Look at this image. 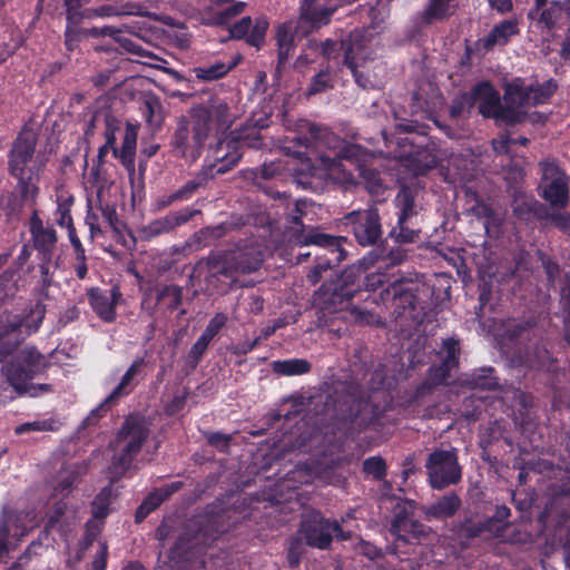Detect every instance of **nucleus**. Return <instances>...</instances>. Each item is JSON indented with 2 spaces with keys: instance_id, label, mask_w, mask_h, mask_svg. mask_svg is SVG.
Instances as JSON below:
<instances>
[{
  "instance_id": "1",
  "label": "nucleus",
  "mask_w": 570,
  "mask_h": 570,
  "mask_svg": "<svg viewBox=\"0 0 570 570\" xmlns=\"http://www.w3.org/2000/svg\"><path fill=\"white\" fill-rule=\"evenodd\" d=\"M232 124L230 107L223 98L210 97L207 104L191 106L186 115L177 118L170 135L173 156L190 164L197 161L209 138L214 136L218 142Z\"/></svg>"
},
{
  "instance_id": "2",
  "label": "nucleus",
  "mask_w": 570,
  "mask_h": 570,
  "mask_svg": "<svg viewBox=\"0 0 570 570\" xmlns=\"http://www.w3.org/2000/svg\"><path fill=\"white\" fill-rule=\"evenodd\" d=\"M303 139L306 147L315 149L317 155L313 159L298 154V163L289 169L296 184L312 191L322 190L331 173L338 169L342 160L356 159L361 149L360 146L341 139L327 127L316 124L307 125V135Z\"/></svg>"
},
{
  "instance_id": "3",
  "label": "nucleus",
  "mask_w": 570,
  "mask_h": 570,
  "mask_svg": "<svg viewBox=\"0 0 570 570\" xmlns=\"http://www.w3.org/2000/svg\"><path fill=\"white\" fill-rule=\"evenodd\" d=\"M37 135L32 130H22L13 140L8 153V173L16 179L14 190L0 194V218H18L23 206H35L40 193V178L46 164L35 156Z\"/></svg>"
},
{
  "instance_id": "4",
  "label": "nucleus",
  "mask_w": 570,
  "mask_h": 570,
  "mask_svg": "<svg viewBox=\"0 0 570 570\" xmlns=\"http://www.w3.org/2000/svg\"><path fill=\"white\" fill-rule=\"evenodd\" d=\"M150 435V422L141 415L127 416L117 433V441L124 443L118 453H115L109 468L112 474L110 484L104 487L91 501V514L102 520L109 515L114 497L112 484L134 466L137 455Z\"/></svg>"
},
{
  "instance_id": "5",
  "label": "nucleus",
  "mask_w": 570,
  "mask_h": 570,
  "mask_svg": "<svg viewBox=\"0 0 570 570\" xmlns=\"http://www.w3.org/2000/svg\"><path fill=\"white\" fill-rule=\"evenodd\" d=\"M394 205L397 209V220L389 232V238L399 245L397 248H391L383 255L386 265H400L407 258V250L403 245L415 244L420 242L422 229L417 223L419 212L415 203V191L406 186L400 188L394 198Z\"/></svg>"
},
{
  "instance_id": "6",
  "label": "nucleus",
  "mask_w": 570,
  "mask_h": 570,
  "mask_svg": "<svg viewBox=\"0 0 570 570\" xmlns=\"http://www.w3.org/2000/svg\"><path fill=\"white\" fill-rule=\"evenodd\" d=\"M550 490L549 500L538 518L540 533L552 550L562 548L570 563V529L567 527L570 519V485L562 484L558 490Z\"/></svg>"
},
{
  "instance_id": "7",
  "label": "nucleus",
  "mask_w": 570,
  "mask_h": 570,
  "mask_svg": "<svg viewBox=\"0 0 570 570\" xmlns=\"http://www.w3.org/2000/svg\"><path fill=\"white\" fill-rule=\"evenodd\" d=\"M48 366V361L35 346H26L17 351L1 371L8 383L18 392H28L31 396L52 391L49 384L30 385L29 382L41 374Z\"/></svg>"
},
{
  "instance_id": "8",
  "label": "nucleus",
  "mask_w": 570,
  "mask_h": 570,
  "mask_svg": "<svg viewBox=\"0 0 570 570\" xmlns=\"http://www.w3.org/2000/svg\"><path fill=\"white\" fill-rule=\"evenodd\" d=\"M345 240L342 236H334L320 232L317 228H312L308 233H301L296 237V243L304 246H314L315 265L307 273L306 278L312 284H317L323 274L337 266L345 256L342 248V242Z\"/></svg>"
},
{
  "instance_id": "9",
  "label": "nucleus",
  "mask_w": 570,
  "mask_h": 570,
  "mask_svg": "<svg viewBox=\"0 0 570 570\" xmlns=\"http://www.w3.org/2000/svg\"><path fill=\"white\" fill-rule=\"evenodd\" d=\"M239 160L240 155L237 153L232 155H218V153H216V160L214 159L213 163L205 165L193 179L186 181L181 187L171 194L158 199L157 208L164 209L175 203L190 199L200 187H204L217 175L225 174L233 169Z\"/></svg>"
},
{
  "instance_id": "10",
  "label": "nucleus",
  "mask_w": 570,
  "mask_h": 570,
  "mask_svg": "<svg viewBox=\"0 0 570 570\" xmlns=\"http://www.w3.org/2000/svg\"><path fill=\"white\" fill-rule=\"evenodd\" d=\"M371 36L366 29L356 28L352 30L345 38L341 40L343 49V65L347 67L357 83L363 89L371 86L367 75L358 70V68L368 59H371L372 50L370 49Z\"/></svg>"
},
{
  "instance_id": "11",
  "label": "nucleus",
  "mask_w": 570,
  "mask_h": 570,
  "mask_svg": "<svg viewBox=\"0 0 570 570\" xmlns=\"http://www.w3.org/2000/svg\"><path fill=\"white\" fill-rule=\"evenodd\" d=\"M417 286L412 282L395 281L381 292L383 301L391 299L395 318H406L421 323L423 321L422 307L416 295Z\"/></svg>"
},
{
  "instance_id": "12",
  "label": "nucleus",
  "mask_w": 570,
  "mask_h": 570,
  "mask_svg": "<svg viewBox=\"0 0 570 570\" xmlns=\"http://www.w3.org/2000/svg\"><path fill=\"white\" fill-rule=\"evenodd\" d=\"M430 485L442 490L456 484L462 478V470L454 449L433 451L425 463Z\"/></svg>"
},
{
  "instance_id": "13",
  "label": "nucleus",
  "mask_w": 570,
  "mask_h": 570,
  "mask_svg": "<svg viewBox=\"0 0 570 570\" xmlns=\"http://www.w3.org/2000/svg\"><path fill=\"white\" fill-rule=\"evenodd\" d=\"M341 7L335 0H302L298 7L296 28L305 38L331 23L334 13Z\"/></svg>"
},
{
  "instance_id": "14",
  "label": "nucleus",
  "mask_w": 570,
  "mask_h": 570,
  "mask_svg": "<svg viewBox=\"0 0 570 570\" xmlns=\"http://www.w3.org/2000/svg\"><path fill=\"white\" fill-rule=\"evenodd\" d=\"M46 315V305L38 301L29 309L22 321H16L8 325H0V361L12 355L20 343L21 328L28 333L37 332Z\"/></svg>"
},
{
  "instance_id": "15",
  "label": "nucleus",
  "mask_w": 570,
  "mask_h": 570,
  "mask_svg": "<svg viewBox=\"0 0 570 570\" xmlns=\"http://www.w3.org/2000/svg\"><path fill=\"white\" fill-rule=\"evenodd\" d=\"M267 127L268 122L266 118L257 120L250 119L242 128L229 131L224 139H220L216 144L214 149V159L216 160V153H218V155H232L237 153L242 156L239 149L244 147L254 149L261 148L263 145L261 130Z\"/></svg>"
},
{
  "instance_id": "16",
  "label": "nucleus",
  "mask_w": 570,
  "mask_h": 570,
  "mask_svg": "<svg viewBox=\"0 0 570 570\" xmlns=\"http://www.w3.org/2000/svg\"><path fill=\"white\" fill-rule=\"evenodd\" d=\"M343 219L361 246H372L382 237L381 216L376 207L353 210Z\"/></svg>"
},
{
  "instance_id": "17",
  "label": "nucleus",
  "mask_w": 570,
  "mask_h": 570,
  "mask_svg": "<svg viewBox=\"0 0 570 570\" xmlns=\"http://www.w3.org/2000/svg\"><path fill=\"white\" fill-rule=\"evenodd\" d=\"M383 414L384 411L367 399L363 396L354 399L343 417L346 436L354 440L368 428L379 425Z\"/></svg>"
},
{
  "instance_id": "18",
  "label": "nucleus",
  "mask_w": 570,
  "mask_h": 570,
  "mask_svg": "<svg viewBox=\"0 0 570 570\" xmlns=\"http://www.w3.org/2000/svg\"><path fill=\"white\" fill-rule=\"evenodd\" d=\"M301 531L307 546L322 550L330 548L333 535L343 540L347 539L336 520L324 519L317 512L309 514L302 521Z\"/></svg>"
},
{
  "instance_id": "19",
  "label": "nucleus",
  "mask_w": 570,
  "mask_h": 570,
  "mask_svg": "<svg viewBox=\"0 0 570 570\" xmlns=\"http://www.w3.org/2000/svg\"><path fill=\"white\" fill-rule=\"evenodd\" d=\"M460 342L455 337L443 340L441 350L436 353L439 363H433L426 371V377L438 386L450 385L452 372L459 368Z\"/></svg>"
},
{
  "instance_id": "20",
  "label": "nucleus",
  "mask_w": 570,
  "mask_h": 570,
  "mask_svg": "<svg viewBox=\"0 0 570 570\" xmlns=\"http://www.w3.org/2000/svg\"><path fill=\"white\" fill-rule=\"evenodd\" d=\"M522 364L530 370L547 374L549 383L554 390L561 383V377L566 375V371L559 365L558 358L542 345L535 344L531 350H528L522 358Z\"/></svg>"
},
{
  "instance_id": "21",
  "label": "nucleus",
  "mask_w": 570,
  "mask_h": 570,
  "mask_svg": "<svg viewBox=\"0 0 570 570\" xmlns=\"http://www.w3.org/2000/svg\"><path fill=\"white\" fill-rule=\"evenodd\" d=\"M149 293L155 298V304L147 307L150 317H155L157 312L164 316L169 315L183 303L184 288L176 284H156Z\"/></svg>"
},
{
  "instance_id": "22",
  "label": "nucleus",
  "mask_w": 570,
  "mask_h": 570,
  "mask_svg": "<svg viewBox=\"0 0 570 570\" xmlns=\"http://www.w3.org/2000/svg\"><path fill=\"white\" fill-rule=\"evenodd\" d=\"M89 304L97 316L105 323H112L116 321V307L121 298L119 287L115 286L110 292L104 291L99 287H91L87 292Z\"/></svg>"
},
{
  "instance_id": "23",
  "label": "nucleus",
  "mask_w": 570,
  "mask_h": 570,
  "mask_svg": "<svg viewBox=\"0 0 570 570\" xmlns=\"http://www.w3.org/2000/svg\"><path fill=\"white\" fill-rule=\"evenodd\" d=\"M200 210L191 209L188 207L181 208L176 212H170L164 217L151 220L144 227L145 237L150 239L164 234L175 232L178 227L187 224L194 216L199 214Z\"/></svg>"
},
{
  "instance_id": "24",
  "label": "nucleus",
  "mask_w": 570,
  "mask_h": 570,
  "mask_svg": "<svg viewBox=\"0 0 570 570\" xmlns=\"http://www.w3.org/2000/svg\"><path fill=\"white\" fill-rule=\"evenodd\" d=\"M296 37H301V31L296 28L295 20H286L279 23L275 29V40L277 46V70H282L296 49Z\"/></svg>"
},
{
  "instance_id": "25",
  "label": "nucleus",
  "mask_w": 570,
  "mask_h": 570,
  "mask_svg": "<svg viewBox=\"0 0 570 570\" xmlns=\"http://www.w3.org/2000/svg\"><path fill=\"white\" fill-rule=\"evenodd\" d=\"M417 140L405 139L410 145L407 153L409 160L420 171H425L438 166L439 158L436 155L434 144H431L430 137L426 135H419Z\"/></svg>"
},
{
  "instance_id": "26",
  "label": "nucleus",
  "mask_w": 570,
  "mask_h": 570,
  "mask_svg": "<svg viewBox=\"0 0 570 570\" xmlns=\"http://www.w3.org/2000/svg\"><path fill=\"white\" fill-rule=\"evenodd\" d=\"M325 282L350 304L351 299L362 292L361 267L348 266Z\"/></svg>"
},
{
  "instance_id": "27",
  "label": "nucleus",
  "mask_w": 570,
  "mask_h": 570,
  "mask_svg": "<svg viewBox=\"0 0 570 570\" xmlns=\"http://www.w3.org/2000/svg\"><path fill=\"white\" fill-rule=\"evenodd\" d=\"M331 286L332 285L324 282L313 295V306L317 309L320 320H324L327 314H334L350 305L343 296Z\"/></svg>"
},
{
  "instance_id": "28",
  "label": "nucleus",
  "mask_w": 570,
  "mask_h": 570,
  "mask_svg": "<svg viewBox=\"0 0 570 570\" xmlns=\"http://www.w3.org/2000/svg\"><path fill=\"white\" fill-rule=\"evenodd\" d=\"M474 105L479 102V112L483 118L492 119L501 105L500 94L494 86L483 80L472 87Z\"/></svg>"
},
{
  "instance_id": "29",
  "label": "nucleus",
  "mask_w": 570,
  "mask_h": 570,
  "mask_svg": "<svg viewBox=\"0 0 570 570\" xmlns=\"http://www.w3.org/2000/svg\"><path fill=\"white\" fill-rule=\"evenodd\" d=\"M120 33L115 27L105 26L102 28L92 27H71L66 26L65 30V46L68 51H73L78 48L79 43L88 37L100 38V37H110L114 39H118L117 36Z\"/></svg>"
},
{
  "instance_id": "30",
  "label": "nucleus",
  "mask_w": 570,
  "mask_h": 570,
  "mask_svg": "<svg viewBox=\"0 0 570 570\" xmlns=\"http://www.w3.org/2000/svg\"><path fill=\"white\" fill-rule=\"evenodd\" d=\"M146 365L147 361L145 356L136 357L120 379L118 385L107 396V402H115L122 396L129 395L137 385V383H134V380L137 377H140L141 380L145 379L146 373L144 372V368Z\"/></svg>"
},
{
  "instance_id": "31",
  "label": "nucleus",
  "mask_w": 570,
  "mask_h": 570,
  "mask_svg": "<svg viewBox=\"0 0 570 570\" xmlns=\"http://www.w3.org/2000/svg\"><path fill=\"white\" fill-rule=\"evenodd\" d=\"M462 505V500L455 491H450L428 505L424 514L428 520H446L455 515Z\"/></svg>"
},
{
  "instance_id": "32",
  "label": "nucleus",
  "mask_w": 570,
  "mask_h": 570,
  "mask_svg": "<svg viewBox=\"0 0 570 570\" xmlns=\"http://www.w3.org/2000/svg\"><path fill=\"white\" fill-rule=\"evenodd\" d=\"M102 124L104 127H105V130H104V136H105V139H106V144H108V146H112V147H116V132L120 129V120L118 118H116L111 111L109 110H99V111H96L86 130H85V136L86 137H90L95 134V129L97 128V126L99 124Z\"/></svg>"
},
{
  "instance_id": "33",
  "label": "nucleus",
  "mask_w": 570,
  "mask_h": 570,
  "mask_svg": "<svg viewBox=\"0 0 570 570\" xmlns=\"http://www.w3.org/2000/svg\"><path fill=\"white\" fill-rule=\"evenodd\" d=\"M195 273L198 277L204 276L207 287L213 288H218L217 283L220 282L222 277H232V273L225 262L217 257H208L206 261H200L195 267Z\"/></svg>"
},
{
  "instance_id": "34",
  "label": "nucleus",
  "mask_w": 570,
  "mask_h": 570,
  "mask_svg": "<svg viewBox=\"0 0 570 570\" xmlns=\"http://www.w3.org/2000/svg\"><path fill=\"white\" fill-rule=\"evenodd\" d=\"M234 267L242 274H249L259 269L264 254L259 245H248L239 248L234 255Z\"/></svg>"
},
{
  "instance_id": "35",
  "label": "nucleus",
  "mask_w": 570,
  "mask_h": 570,
  "mask_svg": "<svg viewBox=\"0 0 570 570\" xmlns=\"http://www.w3.org/2000/svg\"><path fill=\"white\" fill-rule=\"evenodd\" d=\"M519 32L517 20H503L495 24L480 42L485 51H490L498 45L505 46L510 41V38Z\"/></svg>"
},
{
  "instance_id": "36",
  "label": "nucleus",
  "mask_w": 570,
  "mask_h": 570,
  "mask_svg": "<svg viewBox=\"0 0 570 570\" xmlns=\"http://www.w3.org/2000/svg\"><path fill=\"white\" fill-rule=\"evenodd\" d=\"M137 129L127 124L125 136L122 139L121 148H114V157L119 159L121 165L129 173L135 171V156H136V147H137Z\"/></svg>"
},
{
  "instance_id": "37",
  "label": "nucleus",
  "mask_w": 570,
  "mask_h": 570,
  "mask_svg": "<svg viewBox=\"0 0 570 570\" xmlns=\"http://www.w3.org/2000/svg\"><path fill=\"white\" fill-rule=\"evenodd\" d=\"M511 510L507 505H497L494 513L490 517L480 520L484 533L492 538H502L510 527L509 518Z\"/></svg>"
},
{
  "instance_id": "38",
  "label": "nucleus",
  "mask_w": 570,
  "mask_h": 570,
  "mask_svg": "<svg viewBox=\"0 0 570 570\" xmlns=\"http://www.w3.org/2000/svg\"><path fill=\"white\" fill-rule=\"evenodd\" d=\"M473 212L479 219H483L484 229L489 236H497L501 233L503 216L501 213L495 210L492 205L478 199L473 207Z\"/></svg>"
},
{
  "instance_id": "39",
  "label": "nucleus",
  "mask_w": 570,
  "mask_h": 570,
  "mask_svg": "<svg viewBox=\"0 0 570 570\" xmlns=\"http://www.w3.org/2000/svg\"><path fill=\"white\" fill-rule=\"evenodd\" d=\"M547 209L543 204L534 197H519L513 203V215L523 222H530L533 218H543Z\"/></svg>"
},
{
  "instance_id": "40",
  "label": "nucleus",
  "mask_w": 570,
  "mask_h": 570,
  "mask_svg": "<svg viewBox=\"0 0 570 570\" xmlns=\"http://www.w3.org/2000/svg\"><path fill=\"white\" fill-rule=\"evenodd\" d=\"M145 121L154 129H160L165 120V110L156 95L147 96L140 107Z\"/></svg>"
},
{
  "instance_id": "41",
  "label": "nucleus",
  "mask_w": 570,
  "mask_h": 570,
  "mask_svg": "<svg viewBox=\"0 0 570 570\" xmlns=\"http://www.w3.org/2000/svg\"><path fill=\"white\" fill-rule=\"evenodd\" d=\"M272 371L282 376H297L311 372L312 364L305 358L277 360L271 363Z\"/></svg>"
},
{
  "instance_id": "42",
  "label": "nucleus",
  "mask_w": 570,
  "mask_h": 570,
  "mask_svg": "<svg viewBox=\"0 0 570 570\" xmlns=\"http://www.w3.org/2000/svg\"><path fill=\"white\" fill-rule=\"evenodd\" d=\"M542 198L551 206L563 208L569 202V187L567 180H556L548 183L542 190Z\"/></svg>"
},
{
  "instance_id": "43",
  "label": "nucleus",
  "mask_w": 570,
  "mask_h": 570,
  "mask_svg": "<svg viewBox=\"0 0 570 570\" xmlns=\"http://www.w3.org/2000/svg\"><path fill=\"white\" fill-rule=\"evenodd\" d=\"M393 533L399 542L415 544L430 534V528L415 519H411L403 528Z\"/></svg>"
},
{
  "instance_id": "44",
  "label": "nucleus",
  "mask_w": 570,
  "mask_h": 570,
  "mask_svg": "<svg viewBox=\"0 0 570 570\" xmlns=\"http://www.w3.org/2000/svg\"><path fill=\"white\" fill-rule=\"evenodd\" d=\"M493 367H483L470 374L464 383L471 389L482 391H493L499 386L498 379L494 376Z\"/></svg>"
},
{
  "instance_id": "45",
  "label": "nucleus",
  "mask_w": 570,
  "mask_h": 570,
  "mask_svg": "<svg viewBox=\"0 0 570 570\" xmlns=\"http://www.w3.org/2000/svg\"><path fill=\"white\" fill-rule=\"evenodd\" d=\"M415 501L399 498L395 500V504L393 507V520L391 523V531L397 532L405 523H407L411 519H413L414 510H415Z\"/></svg>"
},
{
  "instance_id": "46",
  "label": "nucleus",
  "mask_w": 570,
  "mask_h": 570,
  "mask_svg": "<svg viewBox=\"0 0 570 570\" xmlns=\"http://www.w3.org/2000/svg\"><path fill=\"white\" fill-rule=\"evenodd\" d=\"M455 533L465 547L475 538L485 535L480 520L469 517L455 524Z\"/></svg>"
},
{
  "instance_id": "47",
  "label": "nucleus",
  "mask_w": 570,
  "mask_h": 570,
  "mask_svg": "<svg viewBox=\"0 0 570 570\" xmlns=\"http://www.w3.org/2000/svg\"><path fill=\"white\" fill-rule=\"evenodd\" d=\"M33 247L37 249L38 255H55L57 244V233L52 227L40 229L31 234Z\"/></svg>"
},
{
  "instance_id": "48",
  "label": "nucleus",
  "mask_w": 570,
  "mask_h": 570,
  "mask_svg": "<svg viewBox=\"0 0 570 570\" xmlns=\"http://www.w3.org/2000/svg\"><path fill=\"white\" fill-rule=\"evenodd\" d=\"M562 16V4L559 1H551L549 6L543 7L537 18V24L541 29L552 30Z\"/></svg>"
},
{
  "instance_id": "49",
  "label": "nucleus",
  "mask_w": 570,
  "mask_h": 570,
  "mask_svg": "<svg viewBox=\"0 0 570 570\" xmlns=\"http://www.w3.org/2000/svg\"><path fill=\"white\" fill-rule=\"evenodd\" d=\"M537 328V321L534 317L527 320L513 321L507 327V335L511 341L529 340L534 334Z\"/></svg>"
},
{
  "instance_id": "50",
  "label": "nucleus",
  "mask_w": 570,
  "mask_h": 570,
  "mask_svg": "<svg viewBox=\"0 0 570 570\" xmlns=\"http://www.w3.org/2000/svg\"><path fill=\"white\" fill-rule=\"evenodd\" d=\"M527 114L512 105H500L495 116L492 119L497 125L515 126L525 120Z\"/></svg>"
},
{
  "instance_id": "51",
  "label": "nucleus",
  "mask_w": 570,
  "mask_h": 570,
  "mask_svg": "<svg viewBox=\"0 0 570 570\" xmlns=\"http://www.w3.org/2000/svg\"><path fill=\"white\" fill-rule=\"evenodd\" d=\"M37 258L41 287L48 289L53 284V276L59 266L58 261H53V255H38Z\"/></svg>"
},
{
  "instance_id": "52",
  "label": "nucleus",
  "mask_w": 570,
  "mask_h": 570,
  "mask_svg": "<svg viewBox=\"0 0 570 570\" xmlns=\"http://www.w3.org/2000/svg\"><path fill=\"white\" fill-rule=\"evenodd\" d=\"M229 229L227 224H218L216 226H207L194 234L195 243L199 246H208L213 242L223 238Z\"/></svg>"
},
{
  "instance_id": "53",
  "label": "nucleus",
  "mask_w": 570,
  "mask_h": 570,
  "mask_svg": "<svg viewBox=\"0 0 570 570\" xmlns=\"http://www.w3.org/2000/svg\"><path fill=\"white\" fill-rule=\"evenodd\" d=\"M269 28V20L266 16H261L252 22V28L246 37V43L256 49H261L265 42V37Z\"/></svg>"
},
{
  "instance_id": "54",
  "label": "nucleus",
  "mask_w": 570,
  "mask_h": 570,
  "mask_svg": "<svg viewBox=\"0 0 570 570\" xmlns=\"http://www.w3.org/2000/svg\"><path fill=\"white\" fill-rule=\"evenodd\" d=\"M234 65H226L224 62H216L210 66L196 67L194 68L195 77L203 81L218 80L226 76Z\"/></svg>"
},
{
  "instance_id": "55",
  "label": "nucleus",
  "mask_w": 570,
  "mask_h": 570,
  "mask_svg": "<svg viewBox=\"0 0 570 570\" xmlns=\"http://www.w3.org/2000/svg\"><path fill=\"white\" fill-rule=\"evenodd\" d=\"M17 268L9 266L0 274V305L8 298L13 297L18 291Z\"/></svg>"
},
{
  "instance_id": "56",
  "label": "nucleus",
  "mask_w": 570,
  "mask_h": 570,
  "mask_svg": "<svg viewBox=\"0 0 570 570\" xmlns=\"http://www.w3.org/2000/svg\"><path fill=\"white\" fill-rule=\"evenodd\" d=\"M474 107V99L472 89L456 96L449 108V115L451 119H459L464 112H470Z\"/></svg>"
},
{
  "instance_id": "57",
  "label": "nucleus",
  "mask_w": 570,
  "mask_h": 570,
  "mask_svg": "<svg viewBox=\"0 0 570 570\" xmlns=\"http://www.w3.org/2000/svg\"><path fill=\"white\" fill-rule=\"evenodd\" d=\"M79 479L80 475L78 471L61 470L53 488L55 493L67 497L79 482Z\"/></svg>"
},
{
  "instance_id": "58",
  "label": "nucleus",
  "mask_w": 570,
  "mask_h": 570,
  "mask_svg": "<svg viewBox=\"0 0 570 570\" xmlns=\"http://www.w3.org/2000/svg\"><path fill=\"white\" fill-rule=\"evenodd\" d=\"M558 83L554 79L550 78L544 82L532 86V106H539L546 104L557 91Z\"/></svg>"
},
{
  "instance_id": "59",
  "label": "nucleus",
  "mask_w": 570,
  "mask_h": 570,
  "mask_svg": "<svg viewBox=\"0 0 570 570\" xmlns=\"http://www.w3.org/2000/svg\"><path fill=\"white\" fill-rule=\"evenodd\" d=\"M363 472L376 481H383L387 474L386 462L380 455L370 456L363 461Z\"/></svg>"
},
{
  "instance_id": "60",
  "label": "nucleus",
  "mask_w": 570,
  "mask_h": 570,
  "mask_svg": "<svg viewBox=\"0 0 570 570\" xmlns=\"http://www.w3.org/2000/svg\"><path fill=\"white\" fill-rule=\"evenodd\" d=\"M6 519L8 522V529L11 531V528L14 529V533L11 534V538H21L27 534V528L23 524V517L21 512L6 509L3 508L0 514V520Z\"/></svg>"
},
{
  "instance_id": "61",
  "label": "nucleus",
  "mask_w": 570,
  "mask_h": 570,
  "mask_svg": "<svg viewBox=\"0 0 570 570\" xmlns=\"http://www.w3.org/2000/svg\"><path fill=\"white\" fill-rule=\"evenodd\" d=\"M450 3L446 0H430L424 10V21L431 23L434 20H441L449 16Z\"/></svg>"
},
{
  "instance_id": "62",
  "label": "nucleus",
  "mask_w": 570,
  "mask_h": 570,
  "mask_svg": "<svg viewBox=\"0 0 570 570\" xmlns=\"http://www.w3.org/2000/svg\"><path fill=\"white\" fill-rule=\"evenodd\" d=\"M61 426V422L58 419L49 417L40 421L28 422L17 428L18 434L27 431H58Z\"/></svg>"
},
{
  "instance_id": "63",
  "label": "nucleus",
  "mask_w": 570,
  "mask_h": 570,
  "mask_svg": "<svg viewBox=\"0 0 570 570\" xmlns=\"http://www.w3.org/2000/svg\"><path fill=\"white\" fill-rule=\"evenodd\" d=\"M525 468L533 473L543 474L549 478L557 475V472H561V469L556 466L550 460L541 458L525 461Z\"/></svg>"
},
{
  "instance_id": "64",
  "label": "nucleus",
  "mask_w": 570,
  "mask_h": 570,
  "mask_svg": "<svg viewBox=\"0 0 570 570\" xmlns=\"http://www.w3.org/2000/svg\"><path fill=\"white\" fill-rule=\"evenodd\" d=\"M68 504L61 499L52 504L46 515V530L55 529L60 523L62 517L66 514Z\"/></svg>"
}]
</instances>
